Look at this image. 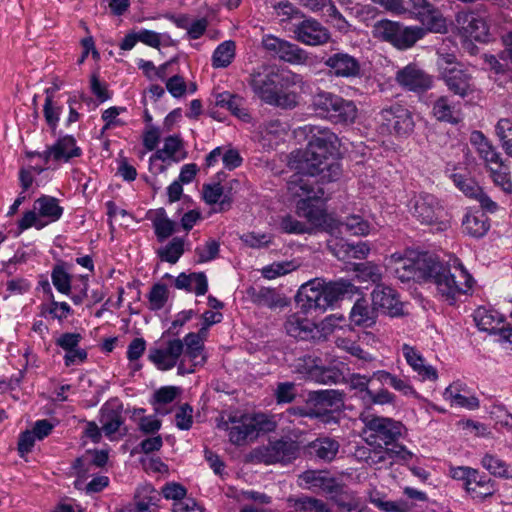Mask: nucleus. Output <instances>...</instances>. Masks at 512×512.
Wrapping results in <instances>:
<instances>
[{
    "label": "nucleus",
    "mask_w": 512,
    "mask_h": 512,
    "mask_svg": "<svg viewBox=\"0 0 512 512\" xmlns=\"http://www.w3.org/2000/svg\"><path fill=\"white\" fill-rule=\"evenodd\" d=\"M294 135L304 147L290 153L291 170L300 176L319 177L323 184L340 179L343 154L336 133L327 127L308 124L294 130Z\"/></svg>",
    "instance_id": "1"
},
{
    "label": "nucleus",
    "mask_w": 512,
    "mask_h": 512,
    "mask_svg": "<svg viewBox=\"0 0 512 512\" xmlns=\"http://www.w3.org/2000/svg\"><path fill=\"white\" fill-rule=\"evenodd\" d=\"M407 266L394 270L395 277L402 283L414 281L419 284L433 283L449 305H455L458 294H465L451 273L449 263L428 251L410 252Z\"/></svg>",
    "instance_id": "2"
},
{
    "label": "nucleus",
    "mask_w": 512,
    "mask_h": 512,
    "mask_svg": "<svg viewBox=\"0 0 512 512\" xmlns=\"http://www.w3.org/2000/svg\"><path fill=\"white\" fill-rule=\"evenodd\" d=\"M249 85L263 103L289 111L299 105L300 94L293 88L302 87L303 77L291 70L271 69L251 74Z\"/></svg>",
    "instance_id": "3"
},
{
    "label": "nucleus",
    "mask_w": 512,
    "mask_h": 512,
    "mask_svg": "<svg viewBox=\"0 0 512 512\" xmlns=\"http://www.w3.org/2000/svg\"><path fill=\"white\" fill-rule=\"evenodd\" d=\"M311 105L316 115L336 125H351L357 118L358 109L354 101L331 92H318L313 96Z\"/></svg>",
    "instance_id": "4"
},
{
    "label": "nucleus",
    "mask_w": 512,
    "mask_h": 512,
    "mask_svg": "<svg viewBox=\"0 0 512 512\" xmlns=\"http://www.w3.org/2000/svg\"><path fill=\"white\" fill-rule=\"evenodd\" d=\"M426 34V29L419 26H404L400 22L381 19L374 25V35L391 43L400 50L412 47Z\"/></svg>",
    "instance_id": "5"
},
{
    "label": "nucleus",
    "mask_w": 512,
    "mask_h": 512,
    "mask_svg": "<svg viewBox=\"0 0 512 512\" xmlns=\"http://www.w3.org/2000/svg\"><path fill=\"white\" fill-rule=\"evenodd\" d=\"M205 347L204 342L195 332H189L183 340L179 338L170 339L166 342L165 348H151L148 359L158 370L167 371L174 368L186 347Z\"/></svg>",
    "instance_id": "6"
},
{
    "label": "nucleus",
    "mask_w": 512,
    "mask_h": 512,
    "mask_svg": "<svg viewBox=\"0 0 512 512\" xmlns=\"http://www.w3.org/2000/svg\"><path fill=\"white\" fill-rule=\"evenodd\" d=\"M412 215L423 225H435L438 231H445L449 227L444 207L434 195L429 193H422L415 198Z\"/></svg>",
    "instance_id": "7"
},
{
    "label": "nucleus",
    "mask_w": 512,
    "mask_h": 512,
    "mask_svg": "<svg viewBox=\"0 0 512 512\" xmlns=\"http://www.w3.org/2000/svg\"><path fill=\"white\" fill-rule=\"evenodd\" d=\"M261 45L267 54L280 61L289 64H307L309 53L300 48L297 44L285 39L266 34L262 37Z\"/></svg>",
    "instance_id": "8"
},
{
    "label": "nucleus",
    "mask_w": 512,
    "mask_h": 512,
    "mask_svg": "<svg viewBox=\"0 0 512 512\" xmlns=\"http://www.w3.org/2000/svg\"><path fill=\"white\" fill-rule=\"evenodd\" d=\"M383 124L396 137H408L415 128L414 113L406 106L393 103L381 111Z\"/></svg>",
    "instance_id": "9"
},
{
    "label": "nucleus",
    "mask_w": 512,
    "mask_h": 512,
    "mask_svg": "<svg viewBox=\"0 0 512 512\" xmlns=\"http://www.w3.org/2000/svg\"><path fill=\"white\" fill-rule=\"evenodd\" d=\"M359 419L368 430L375 432L376 437L382 440L386 446L396 443L402 436L404 425L401 421L368 412H362Z\"/></svg>",
    "instance_id": "10"
},
{
    "label": "nucleus",
    "mask_w": 512,
    "mask_h": 512,
    "mask_svg": "<svg viewBox=\"0 0 512 512\" xmlns=\"http://www.w3.org/2000/svg\"><path fill=\"white\" fill-rule=\"evenodd\" d=\"M319 285V278H314L299 287L294 296L296 307L299 309L298 313L303 315L313 312L322 314L327 310Z\"/></svg>",
    "instance_id": "11"
},
{
    "label": "nucleus",
    "mask_w": 512,
    "mask_h": 512,
    "mask_svg": "<svg viewBox=\"0 0 512 512\" xmlns=\"http://www.w3.org/2000/svg\"><path fill=\"white\" fill-rule=\"evenodd\" d=\"M395 80L404 90L417 94L425 93L433 86L432 77L414 63L399 69Z\"/></svg>",
    "instance_id": "12"
},
{
    "label": "nucleus",
    "mask_w": 512,
    "mask_h": 512,
    "mask_svg": "<svg viewBox=\"0 0 512 512\" xmlns=\"http://www.w3.org/2000/svg\"><path fill=\"white\" fill-rule=\"evenodd\" d=\"M373 310L381 311L384 315L390 317L404 316L403 303L399 299V293L383 284H377L372 291Z\"/></svg>",
    "instance_id": "13"
},
{
    "label": "nucleus",
    "mask_w": 512,
    "mask_h": 512,
    "mask_svg": "<svg viewBox=\"0 0 512 512\" xmlns=\"http://www.w3.org/2000/svg\"><path fill=\"white\" fill-rule=\"evenodd\" d=\"M439 79L443 80L449 92L462 99L475 92L472 75L462 67L453 66V70L444 69Z\"/></svg>",
    "instance_id": "14"
},
{
    "label": "nucleus",
    "mask_w": 512,
    "mask_h": 512,
    "mask_svg": "<svg viewBox=\"0 0 512 512\" xmlns=\"http://www.w3.org/2000/svg\"><path fill=\"white\" fill-rule=\"evenodd\" d=\"M323 63L335 77L356 78L362 76L360 61L348 53H334L326 59L323 58Z\"/></svg>",
    "instance_id": "15"
},
{
    "label": "nucleus",
    "mask_w": 512,
    "mask_h": 512,
    "mask_svg": "<svg viewBox=\"0 0 512 512\" xmlns=\"http://www.w3.org/2000/svg\"><path fill=\"white\" fill-rule=\"evenodd\" d=\"M319 282L327 309L333 307L335 303L345 297L350 298L354 294L360 293V287L355 286L350 279L341 278L326 282L325 279L319 278Z\"/></svg>",
    "instance_id": "16"
},
{
    "label": "nucleus",
    "mask_w": 512,
    "mask_h": 512,
    "mask_svg": "<svg viewBox=\"0 0 512 512\" xmlns=\"http://www.w3.org/2000/svg\"><path fill=\"white\" fill-rule=\"evenodd\" d=\"M328 474L329 472L326 470H305L299 475V485L313 493L322 492L328 495L335 492L336 483L339 481L336 477L328 476Z\"/></svg>",
    "instance_id": "17"
},
{
    "label": "nucleus",
    "mask_w": 512,
    "mask_h": 512,
    "mask_svg": "<svg viewBox=\"0 0 512 512\" xmlns=\"http://www.w3.org/2000/svg\"><path fill=\"white\" fill-rule=\"evenodd\" d=\"M123 404L117 397L106 401L99 411V421L102 423V430L105 435L112 439V435L120 431L124 424L122 417Z\"/></svg>",
    "instance_id": "18"
},
{
    "label": "nucleus",
    "mask_w": 512,
    "mask_h": 512,
    "mask_svg": "<svg viewBox=\"0 0 512 512\" xmlns=\"http://www.w3.org/2000/svg\"><path fill=\"white\" fill-rule=\"evenodd\" d=\"M55 136H58L56 142L45 150L44 156L46 164L49 162L51 156H53L55 161L63 160L64 162H68L70 159L82 155V150L77 146L76 139L73 135H63L62 131H56Z\"/></svg>",
    "instance_id": "19"
},
{
    "label": "nucleus",
    "mask_w": 512,
    "mask_h": 512,
    "mask_svg": "<svg viewBox=\"0 0 512 512\" xmlns=\"http://www.w3.org/2000/svg\"><path fill=\"white\" fill-rule=\"evenodd\" d=\"M346 393L338 389H320L309 391L306 404L314 409H345Z\"/></svg>",
    "instance_id": "20"
},
{
    "label": "nucleus",
    "mask_w": 512,
    "mask_h": 512,
    "mask_svg": "<svg viewBox=\"0 0 512 512\" xmlns=\"http://www.w3.org/2000/svg\"><path fill=\"white\" fill-rule=\"evenodd\" d=\"M327 498L336 506L338 512H366V506L361 505V499L356 492L342 481L336 483L335 492L329 493Z\"/></svg>",
    "instance_id": "21"
},
{
    "label": "nucleus",
    "mask_w": 512,
    "mask_h": 512,
    "mask_svg": "<svg viewBox=\"0 0 512 512\" xmlns=\"http://www.w3.org/2000/svg\"><path fill=\"white\" fill-rule=\"evenodd\" d=\"M62 86L63 81L58 77H55L52 81V85L44 90L45 101L43 105V116L53 136L56 135V128L58 127L60 116L63 111V106L58 104L54 98L55 94L62 88Z\"/></svg>",
    "instance_id": "22"
},
{
    "label": "nucleus",
    "mask_w": 512,
    "mask_h": 512,
    "mask_svg": "<svg viewBox=\"0 0 512 512\" xmlns=\"http://www.w3.org/2000/svg\"><path fill=\"white\" fill-rule=\"evenodd\" d=\"M296 39L306 45H321L329 41L330 32L315 19L303 20L296 26Z\"/></svg>",
    "instance_id": "23"
},
{
    "label": "nucleus",
    "mask_w": 512,
    "mask_h": 512,
    "mask_svg": "<svg viewBox=\"0 0 512 512\" xmlns=\"http://www.w3.org/2000/svg\"><path fill=\"white\" fill-rule=\"evenodd\" d=\"M464 232L476 239L483 238L490 229V219L480 210L468 209L462 220Z\"/></svg>",
    "instance_id": "24"
},
{
    "label": "nucleus",
    "mask_w": 512,
    "mask_h": 512,
    "mask_svg": "<svg viewBox=\"0 0 512 512\" xmlns=\"http://www.w3.org/2000/svg\"><path fill=\"white\" fill-rule=\"evenodd\" d=\"M321 361L319 358L313 360V365L309 366L307 373L315 382L331 385L346 382L347 378L343 372L336 366L318 365L316 362Z\"/></svg>",
    "instance_id": "25"
},
{
    "label": "nucleus",
    "mask_w": 512,
    "mask_h": 512,
    "mask_svg": "<svg viewBox=\"0 0 512 512\" xmlns=\"http://www.w3.org/2000/svg\"><path fill=\"white\" fill-rule=\"evenodd\" d=\"M175 288L186 292L194 291L197 296H203L208 291V279L204 272H181L174 280Z\"/></svg>",
    "instance_id": "26"
},
{
    "label": "nucleus",
    "mask_w": 512,
    "mask_h": 512,
    "mask_svg": "<svg viewBox=\"0 0 512 512\" xmlns=\"http://www.w3.org/2000/svg\"><path fill=\"white\" fill-rule=\"evenodd\" d=\"M231 429L229 441L235 446H242L247 441H254L252 438V430L245 413H231L230 414Z\"/></svg>",
    "instance_id": "27"
},
{
    "label": "nucleus",
    "mask_w": 512,
    "mask_h": 512,
    "mask_svg": "<svg viewBox=\"0 0 512 512\" xmlns=\"http://www.w3.org/2000/svg\"><path fill=\"white\" fill-rule=\"evenodd\" d=\"M33 207L39 212V216L44 222H47V225L58 221L64 212V208L59 204L56 197L45 194L34 201Z\"/></svg>",
    "instance_id": "28"
},
{
    "label": "nucleus",
    "mask_w": 512,
    "mask_h": 512,
    "mask_svg": "<svg viewBox=\"0 0 512 512\" xmlns=\"http://www.w3.org/2000/svg\"><path fill=\"white\" fill-rule=\"evenodd\" d=\"M377 314L373 308L370 310L368 301L365 297H361L354 303L350 314V324L347 326L351 329V324L365 328H371L376 323Z\"/></svg>",
    "instance_id": "29"
},
{
    "label": "nucleus",
    "mask_w": 512,
    "mask_h": 512,
    "mask_svg": "<svg viewBox=\"0 0 512 512\" xmlns=\"http://www.w3.org/2000/svg\"><path fill=\"white\" fill-rule=\"evenodd\" d=\"M252 430L254 441L260 436L272 433L277 428V422L273 415L264 412L245 413Z\"/></svg>",
    "instance_id": "30"
},
{
    "label": "nucleus",
    "mask_w": 512,
    "mask_h": 512,
    "mask_svg": "<svg viewBox=\"0 0 512 512\" xmlns=\"http://www.w3.org/2000/svg\"><path fill=\"white\" fill-rule=\"evenodd\" d=\"M243 101V97L229 91H224L216 95V106L226 108L233 116L240 120L248 121L250 114L242 107Z\"/></svg>",
    "instance_id": "31"
},
{
    "label": "nucleus",
    "mask_w": 512,
    "mask_h": 512,
    "mask_svg": "<svg viewBox=\"0 0 512 512\" xmlns=\"http://www.w3.org/2000/svg\"><path fill=\"white\" fill-rule=\"evenodd\" d=\"M155 214L152 221L154 233L157 241L163 243L179 230V224L167 217L163 207L156 209Z\"/></svg>",
    "instance_id": "32"
},
{
    "label": "nucleus",
    "mask_w": 512,
    "mask_h": 512,
    "mask_svg": "<svg viewBox=\"0 0 512 512\" xmlns=\"http://www.w3.org/2000/svg\"><path fill=\"white\" fill-rule=\"evenodd\" d=\"M351 266L349 269L352 270L355 275L351 279L352 281H357L358 283H372V284H380L379 282L382 279V273L377 264L366 261L362 263H349Z\"/></svg>",
    "instance_id": "33"
},
{
    "label": "nucleus",
    "mask_w": 512,
    "mask_h": 512,
    "mask_svg": "<svg viewBox=\"0 0 512 512\" xmlns=\"http://www.w3.org/2000/svg\"><path fill=\"white\" fill-rule=\"evenodd\" d=\"M473 317L477 328L480 331L489 333L490 335H497V330L500 329L493 326L495 321H497V323H503L505 321L504 315L495 310H487L484 307L477 308Z\"/></svg>",
    "instance_id": "34"
},
{
    "label": "nucleus",
    "mask_w": 512,
    "mask_h": 512,
    "mask_svg": "<svg viewBox=\"0 0 512 512\" xmlns=\"http://www.w3.org/2000/svg\"><path fill=\"white\" fill-rule=\"evenodd\" d=\"M339 447V442L330 437L317 438L308 444L310 454L328 462L336 457Z\"/></svg>",
    "instance_id": "35"
},
{
    "label": "nucleus",
    "mask_w": 512,
    "mask_h": 512,
    "mask_svg": "<svg viewBox=\"0 0 512 512\" xmlns=\"http://www.w3.org/2000/svg\"><path fill=\"white\" fill-rule=\"evenodd\" d=\"M273 447V455L278 458L277 463H292L299 455V445L291 439L285 440L280 438L271 442Z\"/></svg>",
    "instance_id": "36"
},
{
    "label": "nucleus",
    "mask_w": 512,
    "mask_h": 512,
    "mask_svg": "<svg viewBox=\"0 0 512 512\" xmlns=\"http://www.w3.org/2000/svg\"><path fill=\"white\" fill-rule=\"evenodd\" d=\"M66 267L67 263L65 261L58 260L51 271V280L58 292L69 296L72 291V275Z\"/></svg>",
    "instance_id": "37"
},
{
    "label": "nucleus",
    "mask_w": 512,
    "mask_h": 512,
    "mask_svg": "<svg viewBox=\"0 0 512 512\" xmlns=\"http://www.w3.org/2000/svg\"><path fill=\"white\" fill-rule=\"evenodd\" d=\"M293 318L294 321H288L287 332L289 335L300 337L304 340L318 338L317 323L306 318L301 319L296 315H294Z\"/></svg>",
    "instance_id": "38"
},
{
    "label": "nucleus",
    "mask_w": 512,
    "mask_h": 512,
    "mask_svg": "<svg viewBox=\"0 0 512 512\" xmlns=\"http://www.w3.org/2000/svg\"><path fill=\"white\" fill-rule=\"evenodd\" d=\"M288 503L296 511L301 512H332L330 507L321 499L311 496L288 498Z\"/></svg>",
    "instance_id": "39"
},
{
    "label": "nucleus",
    "mask_w": 512,
    "mask_h": 512,
    "mask_svg": "<svg viewBox=\"0 0 512 512\" xmlns=\"http://www.w3.org/2000/svg\"><path fill=\"white\" fill-rule=\"evenodd\" d=\"M236 44L233 40H226L220 43L212 54L213 68H226L235 58Z\"/></svg>",
    "instance_id": "40"
},
{
    "label": "nucleus",
    "mask_w": 512,
    "mask_h": 512,
    "mask_svg": "<svg viewBox=\"0 0 512 512\" xmlns=\"http://www.w3.org/2000/svg\"><path fill=\"white\" fill-rule=\"evenodd\" d=\"M184 238L182 237H173L168 244L160 247L157 250L158 258L163 262H168L170 264H175L178 262L180 257L184 254Z\"/></svg>",
    "instance_id": "41"
},
{
    "label": "nucleus",
    "mask_w": 512,
    "mask_h": 512,
    "mask_svg": "<svg viewBox=\"0 0 512 512\" xmlns=\"http://www.w3.org/2000/svg\"><path fill=\"white\" fill-rule=\"evenodd\" d=\"M454 107L450 103L449 97L442 95L433 103L432 114L439 121L457 125L460 120L453 115Z\"/></svg>",
    "instance_id": "42"
},
{
    "label": "nucleus",
    "mask_w": 512,
    "mask_h": 512,
    "mask_svg": "<svg viewBox=\"0 0 512 512\" xmlns=\"http://www.w3.org/2000/svg\"><path fill=\"white\" fill-rule=\"evenodd\" d=\"M450 179L466 197L471 199H474L482 189L469 173H452Z\"/></svg>",
    "instance_id": "43"
},
{
    "label": "nucleus",
    "mask_w": 512,
    "mask_h": 512,
    "mask_svg": "<svg viewBox=\"0 0 512 512\" xmlns=\"http://www.w3.org/2000/svg\"><path fill=\"white\" fill-rule=\"evenodd\" d=\"M278 458L273 455V447L271 442L269 445H261L252 449L246 456V463H263L272 465L277 463Z\"/></svg>",
    "instance_id": "44"
},
{
    "label": "nucleus",
    "mask_w": 512,
    "mask_h": 512,
    "mask_svg": "<svg viewBox=\"0 0 512 512\" xmlns=\"http://www.w3.org/2000/svg\"><path fill=\"white\" fill-rule=\"evenodd\" d=\"M149 300V309L152 311L161 310L169 298V290L166 284L157 282L153 284L147 295Z\"/></svg>",
    "instance_id": "45"
},
{
    "label": "nucleus",
    "mask_w": 512,
    "mask_h": 512,
    "mask_svg": "<svg viewBox=\"0 0 512 512\" xmlns=\"http://www.w3.org/2000/svg\"><path fill=\"white\" fill-rule=\"evenodd\" d=\"M281 232L286 234H314V228L307 226L305 223L295 219L290 214L281 217L279 222Z\"/></svg>",
    "instance_id": "46"
},
{
    "label": "nucleus",
    "mask_w": 512,
    "mask_h": 512,
    "mask_svg": "<svg viewBox=\"0 0 512 512\" xmlns=\"http://www.w3.org/2000/svg\"><path fill=\"white\" fill-rule=\"evenodd\" d=\"M495 131L501 141L505 153L512 157V119H500L495 126Z\"/></svg>",
    "instance_id": "47"
},
{
    "label": "nucleus",
    "mask_w": 512,
    "mask_h": 512,
    "mask_svg": "<svg viewBox=\"0 0 512 512\" xmlns=\"http://www.w3.org/2000/svg\"><path fill=\"white\" fill-rule=\"evenodd\" d=\"M45 226H47V222H44V220L39 216V212L33 208L32 210L24 212L23 217L18 221L17 230L14 235L17 237L31 227L41 230Z\"/></svg>",
    "instance_id": "48"
},
{
    "label": "nucleus",
    "mask_w": 512,
    "mask_h": 512,
    "mask_svg": "<svg viewBox=\"0 0 512 512\" xmlns=\"http://www.w3.org/2000/svg\"><path fill=\"white\" fill-rule=\"evenodd\" d=\"M369 501L374 504L379 510L384 512H407L409 509L408 503L404 500L388 501L384 500L379 492L371 494Z\"/></svg>",
    "instance_id": "49"
},
{
    "label": "nucleus",
    "mask_w": 512,
    "mask_h": 512,
    "mask_svg": "<svg viewBox=\"0 0 512 512\" xmlns=\"http://www.w3.org/2000/svg\"><path fill=\"white\" fill-rule=\"evenodd\" d=\"M182 393V388L178 386H163L156 390L150 403L155 405H166L172 403Z\"/></svg>",
    "instance_id": "50"
},
{
    "label": "nucleus",
    "mask_w": 512,
    "mask_h": 512,
    "mask_svg": "<svg viewBox=\"0 0 512 512\" xmlns=\"http://www.w3.org/2000/svg\"><path fill=\"white\" fill-rule=\"evenodd\" d=\"M337 246H339L340 251H343L344 256L352 257L355 259H365L370 252L369 244L363 241H359L358 243H350L348 241L341 240Z\"/></svg>",
    "instance_id": "51"
},
{
    "label": "nucleus",
    "mask_w": 512,
    "mask_h": 512,
    "mask_svg": "<svg viewBox=\"0 0 512 512\" xmlns=\"http://www.w3.org/2000/svg\"><path fill=\"white\" fill-rule=\"evenodd\" d=\"M481 464L495 477L509 478L506 463L496 456L486 453L481 460Z\"/></svg>",
    "instance_id": "52"
},
{
    "label": "nucleus",
    "mask_w": 512,
    "mask_h": 512,
    "mask_svg": "<svg viewBox=\"0 0 512 512\" xmlns=\"http://www.w3.org/2000/svg\"><path fill=\"white\" fill-rule=\"evenodd\" d=\"M296 268L297 266L293 261L274 262L263 267L261 273L264 278L271 280L276 277L286 275L296 270Z\"/></svg>",
    "instance_id": "53"
},
{
    "label": "nucleus",
    "mask_w": 512,
    "mask_h": 512,
    "mask_svg": "<svg viewBox=\"0 0 512 512\" xmlns=\"http://www.w3.org/2000/svg\"><path fill=\"white\" fill-rule=\"evenodd\" d=\"M465 21L468 22L465 28L466 32L476 41H485L488 36V27L482 19L474 17V15H466Z\"/></svg>",
    "instance_id": "54"
},
{
    "label": "nucleus",
    "mask_w": 512,
    "mask_h": 512,
    "mask_svg": "<svg viewBox=\"0 0 512 512\" xmlns=\"http://www.w3.org/2000/svg\"><path fill=\"white\" fill-rule=\"evenodd\" d=\"M421 21L427 25L426 32L445 33L447 31L446 20L438 14L434 7L432 12H426L421 16Z\"/></svg>",
    "instance_id": "55"
},
{
    "label": "nucleus",
    "mask_w": 512,
    "mask_h": 512,
    "mask_svg": "<svg viewBox=\"0 0 512 512\" xmlns=\"http://www.w3.org/2000/svg\"><path fill=\"white\" fill-rule=\"evenodd\" d=\"M175 425L179 430L188 431L193 425V407L189 403L179 406L175 414Z\"/></svg>",
    "instance_id": "56"
},
{
    "label": "nucleus",
    "mask_w": 512,
    "mask_h": 512,
    "mask_svg": "<svg viewBox=\"0 0 512 512\" xmlns=\"http://www.w3.org/2000/svg\"><path fill=\"white\" fill-rule=\"evenodd\" d=\"M327 7V15L332 18L333 26L341 33L347 34L350 31L351 25L345 17L339 12L332 0L324 2L323 8Z\"/></svg>",
    "instance_id": "57"
},
{
    "label": "nucleus",
    "mask_w": 512,
    "mask_h": 512,
    "mask_svg": "<svg viewBox=\"0 0 512 512\" xmlns=\"http://www.w3.org/2000/svg\"><path fill=\"white\" fill-rule=\"evenodd\" d=\"M163 446V438L161 435L148 437L143 439L138 445L131 450V456L139 453L149 454L159 451Z\"/></svg>",
    "instance_id": "58"
},
{
    "label": "nucleus",
    "mask_w": 512,
    "mask_h": 512,
    "mask_svg": "<svg viewBox=\"0 0 512 512\" xmlns=\"http://www.w3.org/2000/svg\"><path fill=\"white\" fill-rule=\"evenodd\" d=\"M90 90L100 103L112 98V92L108 89V84L101 82L97 72H93L90 77Z\"/></svg>",
    "instance_id": "59"
},
{
    "label": "nucleus",
    "mask_w": 512,
    "mask_h": 512,
    "mask_svg": "<svg viewBox=\"0 0 512 512\" xmlns=\"http://www.w3.org/2000/svg\"><path fill=\"white\" fill-rule=\"evenodd\" d=\"M195 314V311L192 309L182 310L181 312H179L176 316V319L172 321L171 326L162 333L161 338H166L170 336L178 337V328L184 326L187 322H189Z\"/></svg>",
    "instance_id": "60"
},
{
    "label": "nucleus",
    "mask_w": 512,
    "mask_h": 512,
    "mask_svg": "<svg viewBox=\"0 0 512 512\" xmlns=\"http://www.w3.org/2000/svg\"><path fill=\"white\" fill-rule=\"evenodd\" d=\"M220 252V242L215 239H209L205 244V249L197 247L195 253L198 256V263H206L218 257Z\"/></svg>",
    "instance_id": "61"
},
{
    "label": "nucleus",
    "mask_w": 512,
    "mask_h": 512,
    "mask_svg": "<svg viewBox=\"0 0 512 512\" xmlns=\"http://www.w3.org/2000/svg\"><path fill=\"white\" fill-rule=\"evenodd\" d=\"M362 400L365 403L373 405L395 404L396 395L384 388L380 389L378 392H374L370 389L367 396L362 397Z\"/></svg>",
    "instance_id": "62"
},
{
    "label": "nucleus",
    "mask_w": 512,
    "mask_h": 512,
    "mask_svg": "<svg viewBox=\"0 0 512 512\" xmlns=\"http://www.w3.org/2000/svg\"><path fill=\"white\" fill-rule=\"evenodd\" d=\"M165 84L167 91L176 99L182 98L188 89L184 77L179 74L168 78Z\"/></svg>",
    "instance_id": "63"
},
{
    "label": "nucleus",
    "mask_w": 512,
    "mask_h": 512,
    "mask_svg": "<svg viewBox=\"0 0 512 512\" xmlns=\"http://www.w3.org/2000/svg\"><path fill=\"white\" fill-rule=\"evenodd\" d=\"M490 176L496 186H499L506 194H512V181L508 168L505 171L502 169L489 168Z\"/></svg>",
    "instance_id": "64"
}]
</instances>
